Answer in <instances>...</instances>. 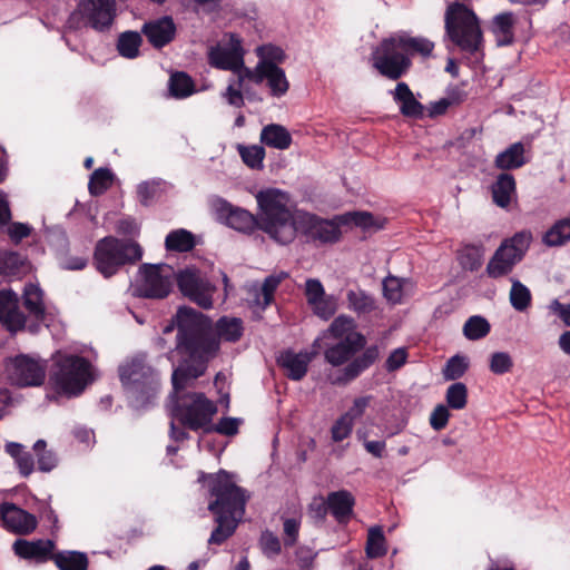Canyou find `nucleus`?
Listing matches in <instances>:
<instances>
[{"label": "nucleus", "instance_id": "obj_18", "mask_svg": "<svg viewBox=\"0 0 570 570\" xmlns=\"http://www.w3.org/2000/svg\"><path fill=\"white\" fill-rule=\"evenodd\" d=\"M250 80L256 85L266 82L273 97H283L289 89V81L283 68L272 63H257L253 69H245L240 75V82Z\"/></svg>", "mask_w": 570, "mask_h": 570}, {"label": "nucleus", "instance_id": "obj_47", "mask_svg": "<svg viewBox=\"0 0 570 570\" xmlns=\"http://www.w3.org/2000/svg\"><path fill=\"white\" fill-rule=\"evenodd\" d=\"M114 181V174L108 168L96 169L89 179L88 189L92 196H100L107 191Z\"/></svg>", "mask_w": 570, "mask_h": 570}, {"label": "nucleus", "instance_id": "obj_59", "mask_svg": "<svg viewBox=\"0 0 570 570\" xmlns=\"http://www.w3.org/2000/svg\"><path fill=\"white\" fill-rule=\"evenodd\" d=\"M259 546L265 556L268 558L276 557L281 553L282 546L279 539L271 531L266 530L262 533Z\"/></svg>", "mask_w": 570, "mask_h": 570}, {"label": "nucleus", "instance_id": "obj_10", "mask_svg": "<svg viewBox=\"0 0 570 570\" xmlns=\"http://www.w3.org/2000/svg\"><path fill=\"white\" fill-rule=\"evenodd\" d=\"M91 381V364L76 355L61 356L50 376L55 391L69 397L81 394Z\"/></svg>", "mask_w": 570, "mask_h": 570}, {"label": "nucleus", "instance_id": "obj_21", "mask_svg": "<svg viewBox=\"0 0 570 570\" xmlns=\"http://www.w3.org/2000/svg\"><path fill=\"white\" fill-rule=\"evenodd\" d=\"M314 356V352L301 351L296 353L293 350H286L281 353L277 362L288 379L301 381L306 375Z\"/></svg>", "mask_w": 570, "mask_h": 570}, {"label": "nucleus", "instance_id": "obj_27", "mask_svg": "<svg viewBox=\"0 0 570 570\" xmlns=\"http://www.w3.org/2000/svg\"><path fill=\"white\" fill-rule=\"evenodd\" d=\"M326 503L335 520L340 523H346L353 513L355 499L351 492L340 490L331 492L327 495Z\"/></svg>", "mask_w": 570, "mask_h": 570}, {"label": "nucleus", "instance_id": "obj_63", "mask_svg": "<svg viewBox=\"0 0 570 570\" xmlns=\"http://www.w3.org/2000/svg\"><path fill=\"white\" fill-rule=\"evenodd\" d=\"M373 401L372 395H363L355 397L353 401L352 406L348 409V411L345 413L350 416L353 421L360 419L365 413L366 409L370 406L371 402Z\"/></svg>", "mask_w": 570, "mask_h": 570}, {"label": "nucleus", "instance_id": "obj_39", "mask_svg": "<svg viewBox=\"0 0 570 570\" xmlns=\"http://www.w3.org/2000/svg\"><path fill=\"white\" fill-rule=\"evenodd\" d=\"M142 38L137 31H125L119 35L117 49L120 56L127 59H135L139 55Z\"/></svg>", "mask_w": 570, "mask_h": 570}, {"label": "nucleus", "instance_id": "obj_58", "mask_svg": "<svg viewBox=\"0 0 570 570\" xmlns=\"http://www.w3.org/2000/svg\"><path fill=\"white\" fill-rule=\"evenodd\" d=\"M354 421L345 413L341 415L331 429L332 439L335 442H341L350 436L353 431Z\"/></svg>", "mask_w": 570, "mask_h": 570}, {"label": "nucleus", "instance_id": "obj_29", "mask_svg": "<svg viewBox=\"0 0 570 570\" xmlns=\"http://www.w3.org/2000/svg\"><path fill=\"white\" fill-rule=\"evenodd\" d=\"M493 203L508 208L511 200L515 197V179L511 174H500L491 187Z\"/></svg>", "mask_w": 570, "mask_h": 570}, {"label": "nucleus", "instance_id": "obj_35", "mask_svg": "<svg viewBox=\"0 0 570 570\" xmlns=\"http://www.w3.org/2000/svg\"><path fill=\"white\" fill-rule=\"evenodd\" d=\"M514 17L510 12L500 13L493 19L492 31L499 46L512 43L514 33Z\"/></svg>", "mask_w": 570, "mask_h": 570}, {"label": "nucleus", "instance_id": "obj_57", "mask_svg": "<svg viewBox=\"0 0 570 570\" xmlns=\"http://www.w3.org/2000/svg\"><path fill=\"white\" fill-rule=\"evenodd\" d=\"M315 315L323 320H330L337 309L336 298L332 295H325L316 303L309 305Z\"/></svg>", "mask_w": 570, "mask_h": 570}, {"label": "nucleus", "instance_id": "obj_12", "mask_svg": "<svg viewBox=\"0 0 570 570\" xmlns=\"http://www.w3.org/2000/svg\"><path fill=\"white\" fill-rule=\"evenodd\" d=\"M116 17V0H80L66 21L69 29L86 26L104 31L110 28Z\"/></svg>", "mask_w": 570, "mask_h": 570}, {"label": "nucleus", "instance_id": "obj_24", "mask_svg": "<svg viewBox=\"0 0 570 570\" xmlns=\"http://www.w3.org/2000/svg\"><path fill=\"white\" fill-rule=\"evenodd\" d=\"M391 95L404 117L415 119L425 117V107L414 97L406 82H399Z\"/></svg>", "mask_w": 570, "mask_h": 570}, {"label": "nucleus", "instance_id": "obj_52", "mask_svg": "<svg viewBox=\"0 0 570 570\" xmlns=\"http://www.w3.org/2000/svg\"><path fill=\"white\" fill-rule=\"evenodd\" d=\"M448 405L453 410H462L468 403V389L465 384L456 382L451 384L445 394Z\"/></svg>", "mask_w": 570, "mask_h": 570}, {"label": "nucleus", "instance_id": "obj_37", "mask_svg": "<svg viewBox=\"0 0 570 570\" xmlns=\"http://www.w3.org/2000/svg\"><path fill=\"white\" fill-rule=\"evenodd\" d=\"M465 94L459 89H452L448 91L446 96L431 102L425 108V116L430 118H435L438 116L444 115L448 109L452 106L460 105L465 100Z\"/></svg>", "mask_w": 570, "mask_h": 570}, {"label": "nucleus", "instance_id": "obj_13", "mask_svg": "<svg viewBox=\"0 0 570 570\" xmlns=\"http://www.w3.org/2000/svg\"><path fill=\"white\" fill-rule=\"evenodd\" d=\"M373 67L384 77L397 80L405 75L411 67V59L396 41L394 35L383 39L372 52Z\"/></svg>", "mask_w": 570, "mask_h": 570}, {"label": "nucleus", "instance_id": "obj_4", "mask_svg": "<svg viewBox=\"0 0 570 570\" xmlns=\"http://www.w3.org/2000/svg\"><path fill=\"white\" fill-rule=\"evenodd\" d=\"M366 344L365 336L358 332H350L338 343L327 347L324 357L327 363L340 368L328 374L331 384L345 386L356 380L363 372L368 370L380 357L377 345L366 347L363 353L353 358V356L364 348Z\"/></svg>", "mask_w": 570, "mask_h": 570}, {"label": "nucleus", "instance_id": "obj_1", "mask_svg": "<svg viewBox=\"0 0 570 570\" xmlns=\"http://www.w3.org/2000/svg\"><path fill=\"white\" fill-rule=\"evenodd\" d=\"M177 327V342L175 351L180 356L179 365L171 375L176 389L184 386L190 379H198L206 370L209 360L218 352V341L209 328L208 320L191 307H179L173 323L164 328L170 333Z\"/></svg>", "mask_w": 570, "mask_h": 570}, {"label": "nucleus", "instance_id": "obj_64", "mask_svg": "<svg viewBox=\"0 0 570 570\" xmlns=\"http://www.w3.org/2000/svg\"><path fill=\"white\" fill-rule=\"evenodd\" d=\"M296 560L299 570H312L316 553L308 547H299L296 552Z\"/></svg>", "mask_w": 570, "mask_h": 570}, {"label": "nucleus", "instance_id": "obj_9", "mask_svg": "<svg viewBox=\"0 0 570 570\" xmlns=\"http://www.w3.org/2000/svg\"><path fill=\"white\" fill-rule=\"evenodd\" d=\"M141 256L142 249L139 244L132 240L107 236L97 243L94 263L99 273L105 277H110L121 266L136 263Z\"/></svg>", "mask_w": 570, "mask_h": 570}, {"label": "nucleus", "instance_id": "obj_28", "mask_svg": "<svg viewBox=\"0 0 570 570\" xmlns=\"http://www.w3.org/2000/svg\"><path fill=\"white\" fill-rule=\"evenodd\" d=\"M397 43L402 51L410 57L420 55L423 58H428L434 50V42L424 37H412L406 32L394 33Z\"/></svg>", "mask_w": 570, "mask_h": 570}, {"label": "nucleus", "instance_id": "obj_46", "mask_svg": "<svg viewBox=\"0 0 570 570\" xmlns=\"http://www.w3.org/2000/svg\"><path fill=\"white\" fill-rule=\"evenodd\" d=\"M570 240V218L557 222L543 236L547 246H560Z\"/></svg>", "mask_w": 570, "mask_h": 570}, {"label": "nucleus", "instance_id": "obj_42", "mask_svg": "<svg viewBox=\"0 0 570 570\" xmlns=\"http://www.w3.org/2000/svg\"><path fill=\"white\" fill-rule=\"evenodd\" d=\"M165 245L168 250L189 252L195 246L194 235L186 229L173 230L166 236Z\"/></svg>", "mask_w": 570, "mask_h": 570}, {"label": "nucleus", "instance_id": "obj_48", "mask_svg": "<svg viewBox=\"0 0 570 570\" xmlns=\"http://www.w3.org/2000/svg\"><path fill=\"white\" fill-rule=\"evenodd\" d=\"M510 303L518 312H524L531 305L532 296L530 289L518 279H511Z\"/></svg>", "mask_w": 570, "mask_h": 570}, {"label": "nucleus", "instance_id": "obj_50", "mask_svg": "<svg viewBox=\"0 0 570 570\" xmlns=\"http://www.w3.org/2000/svg\"><path fill=\"white\" fill-rule=\"evenodd\" d=\"M242 160L252 169H262L265 158V149L259 145L237 147Z\"/></svg>", "mask_w": 570, "mask_h": 570}, {"label": "nucleus", "instance_id": "obj_40", "mask_svg": "<svg viewBox=\"0 0 570 570\" xmlns=\"http://www.w3.org/2000/svg\"><path fill=\"white\" fill-rule=\"evenodd\" d=\"M406 286H412V283L405 278L389 275L383 279V296L392 304L402 302Z\"/></svg>", "mask_w": 570, "mask_h": 570}, {"label": "nucleus", "instance_id": "obj_38", "mask_svg": "<svg viewBox=\"0 0 570 570\" xmlns=\"http://www.w3.org/2000/svg\"><path fill=\"white\" fill-rule=\"evenodd\" d=\"M52 560L59 570H87L88 558L86 553L78 551H61L52 556Z\"/></svg>", "mask_w": 570, "mask_h": 570}, {"label": "nucleus", "instance_id": "obj_11", "mask_svg": "<svg viewBox=\"0 0 570 570\" xmlns=\"http://www.w3.org/2000/svg\"><path fill=\"white\" fill-rule=\"evenodd\" d=\"M532 240L528 230L515 233L504 239L490 258L485 272L491 278H500L510 274L514 266L522 261Z\"/></svg>", "mask_w": 570, "mask_h": 570}, {"label": "nucleus", "instance_id": "obj_23", "mask_svg": "<svg viewBox=\"0 0 570 570\" xmlns=\"http://www.w3.org/2000/svg\"><path fill=\"white\" fill-rule=\"evenodd\" d=\"M55 543L51 540L27 541L18 539L13 543V551L17 556L36 562H45L52 559Z\"/></svg>", "mask_w": 570, "mask_h": 570}, {"label": "nucleus", "instance_id": "obj_26", "mask_svg": "<svg viewBox=\"0 0 570 570\" xmlns=\"http://www.w3.org/2000/svg\"><path fill=\"white\" fill-rule=\"evenodd\" d=\"M171 189L170 183L161 178H153L137 186V197L141 205L150 206L166 197Z\"/></svg>", "mask_w": 570, "mask_h": 570}, {"label": "nucleus", "instance_id": "obj_34", "mask_svg": "<svg viewBox=\"0 0 570 570\" xmlns=\"http://www.w3.org/2000/svg\"><path fill=\"white\" fill-rule=\"evenodd\" d=\"M23 305L36 320L45 322L43 293L36 284H28L23 289Z\"/></svg>", "mask_w": 570, "mask_h": 570}, {"label": "nucleus", "instance_id": "obj_17", "mask_svg": "<svg viewBox=\"0 0 570 570\" xmlns=\"http://www.w3.org/2000/svg\"><path fill=\"white\" fill-rule=\"evenodd\" d=\"M142 279L137 286L139 296L148 298H164L171 289L174 269L168 265H144L140 268Z\"/></svg>", "mask_w": 570, "mask_h": 570}, {"label": "nucleus", "instance_id": "obj_25", "mask_svg": "<svg viewBox=\"0 0 570 570\" xmlns=\"http://www.w3.org/2000/svg\"><path fill=\"white\" fill-rule=\"evenodd\" d=\"M347 307L358 316H381L376 298L362 288L350 289L346 293Z\"/></svg>", "mask_w": 570, "mask_h": 570}, {"label": "nucleus", "instance_id": "obj_36", "mask_svg": "<svg viewBox=\"0 0 570 570\" xmlns=\"http://www.w3.org/2000/svg\"><path fill=\"white\" fill-rule=\"evenodd\" d=\"M365 553L368 559L382 558L387 553L386 539L382 527L374 525L368 529Z\"/></svg>", "mask_w": 570, "mask_h": 570}, {"label": "nucleus", "instance_id": "obj_6", "mask_svg": "<svg viewBox=\"0 0 570 570\" xmlns=\"http://www.w3.org/2000/svg\"><path fill=\"white\" fill-rule=\"evenodd\" d=\"M277 193H284V190L278 188H266L256 194V202L258 205V213L256 216L246 209L233 206L220 197L214 198L210 203V207L217 219L230 228L245 234H252L256 229H259L271 238V234L265 227L267 224L266 210L268 208L265 206H271L273 204L272 199Z\"/></svg>", "mask_w": 570, "mask_h": 570}, {"label": "nucleus", "instance_id": "obj_32", "mask_svg": "<svg viewBox=\"0 0 570 570\" xmlns=\"http://www.w3.org/2000/svg\"><path fill=\"white\" fill-rule=\"evenodd\" d=\"M527 163L524 146L522 142H514L505 150L497 155L494 165L499 169L510 170L522 167Z\"/></svg>", "mask_w": 570, "mask_h": 570}, {"label": "nucleus", "instance_id": "obj_49", "mask_svg": "<svg viewBox=\"0 0 570 570\" xmlns=\"http://www.w3.org/2000/svg\"><path fill=\"white\" fill-rule=\"evenodd\" d=\"M32 450L37 456L39 471L50 472L57 466L58 458L53 451L47 449L45 440H38L33 444Z\"/></svg>", "mask_w": 570, "mask_h": 570}, {"label": "nucleus", "instance_id": "obj_55", "mask_svg": "<svg viewBox=\"0 0 570 570\" xmlns=\"http://www.w3.org/2000/svg\"><path fill=\"white\" fill-rule=\"evenodd\" d=\"M338 220L342 223V226L353 224L364 229H368L374 226L373 215L366 212H353L338 215Z\"/></svg>", "mask_w": 570, "mask_h": 570}, {"label": "nucleus", "instance_id": "obj_33", "mask_svg": "<svg viewBox=\"0 0 570 570\" xmlns=\"http://www.w3.org/2000/svg\"><path fill=\"white\" fill-rule=\"evenodd\" d=\"M216 334L214 336L218 342L219 340L226 342H237L243 335L244 326L243 321L238 317L223 316L215 324Z\"/></svg>", "mask_w": 570, "mask_h": 570}, {"label": "nucleus", "instance_id": "obj_22", "mask_svg": "<svg viewBox=\"0 0 570 570\" xmlns=\"http://www.w3.org/2000/svg\"><path fill=\"white\" fill-rule=\"evenodd\" d=\"M141 31L153 47L163 48L175 38L176 26L170 17H161L146 22Z\"/></svg>", "mask_w": 570, "mask_h": 570}, {"label": "nucleus", "instance_id": "obj_43", "mask_svg": "<svg viewBox=\"0 0 570 570\" xmlns=\"http://www.w3.org/2000/svg\"><path fill=\"white\" fill-rule=\"evenodd\" d=\"M168 88L175 98H187L195 92L193 79L185 72H175L169 78Z\"/></svg>", "mask_w": 570, "mask_h": 570}, {"label": "nucleus", "instance_id": "obj_7", "mask_svg": "<svg viewBox=\"0 0 570 570\" xmlns=\"http://www.w3.org/2000/svg\"><path fill=\"white\" fill-rule=\"evenodd\" d=\"M445 36L463 52L476 55L483 50V32L472 9L460 2L448 6L444 14Z\"/></svg>", "mask_w": 570, "mask_h": 570}, {"label": "nucleus", "instance_id": "obj_14", "mask_svg": "<svg viewBox=\"0 0 570 570\" xmlns=\"http://www.w3.org/2000/svg\"><path fill=\"white\" fill-rule=\"evenodd\" d=\"M6 372L8 380L13 385L40 386L46 379L47 363L37 356L19 354L7 361Z\"/></svg>", "mask_w": 570, "mask_h": 570}, {"label": "nucleus", "instance_id": "obj_31", "mask_svg": "<svg viewBox=\"0 0 570 570\" xmlns=\"http://www.w3.org/2000/svg\"><path fill=\"white\" fill-rule=\"evenodd\" d=\"M259 139L262 144L279 150L289 148L293 141L291 132L278 124H269L263 127Z\"/></svg>", "mask_w": 570, "mask_h": 570}, {"label": "nucleus", "instance_id": "obj_61", "mask_svg": "<svg viewBox=\"0 0 570 570\" xmlns=\"http://www.w3.org/2000/svg\"><path fill=\"white\" fill-rule=\"evenodd\" d=\"M450 417L448 407L443 404H439L434 407L430 416V424L435 431L443 430Z\"/></svg>", "mask_w": 570, "mask_h": 570}, {"label": "nucleus", "instance_id": "obj_45", "mask_svg": "<svg viewBox=\"0 0 570 570\" xmlns=\"http://www.w3.org/2000/svg\"><path fill=\"white\" fill-rule=\"evenodd\" d=\"M484 249L481 245H466L459 253L460 265L468 271H476L481 267Z\"/></svg>", "mask_w": 570, "mask_h": 570}, {"label": "nucleus", "instance_id": "obj_53", "mask_svg": "<svg viewBox=\"0 0 570 570\" xmlns=\"http://www.w3.org/2000/svg\"><path fill=\"white\" fill-rule=\"evenodd\" d=\"M242 423L243 420L238 417H222L216 424H213L212 421L205 433L216 432L222 435L234 436L238 433Z\"/></svg>", "mask_w": 570, "mask_h": 570}, {"label": "nucleus", "instance_id": "obj_5", "mask_svg": "<svg viewBox=\"0 0 570 570\" xmlns=\"http://www.w3.org/2000/svg\"><path fill=\"white\" fill-rule=\"evenodd\" d=\"M118 373L132 407L140 410L153 403L159 390V379L145 354L126 358L119 365Z\"/></svg>", "mask_w": 570, "mask_h": 570}, {"label": "nucleus", "instance_id": "obj_19", "mask_svg": "<svg viewBox=\"0 0 570 570\" xmlns=\"http://www.w3.org/2000/svg\"><path fill=\"white\" fill-rule=\"evenodd\" d=\"M0 515L7 530L21 535L33 532L38 524L36 515L11 502H3L0 505Z\"/></svg>", "mask_w": 570, "mask_h": 570}, {"label": "nucleus", "instance_id": "obj_41", "mask_svg": "<svg viewBox=\"0 0 570 570\" xmlns=\"http://www.w3.org/2000/svg\"><path fill=\"white\" fill-rule=\"evenodd\" d=\"M286 277L287 274L284 272L266 277L259 289V293L256 294L254 303L263 309L266 308L272 303L276 288Z\"/></svg>", "mask_w": 570, "mask_h": 570}, {"label": "nucleus", "instance_id": "obj_54", "mask_svg": "<svg viewBox=\"0 0 570 570\" xmlns=\"http://www.w3.org/2000/svg\"><path fill=\"white\" fill-rule=\"evenodd\" d=\"M490 371L497 375L509 373L513 367V360L508 352H494L489 361Z\"/></svg>", "mask_w": 570, "mask_h": 570}, {"label": "nucleus", "instance_id": "obj_60", "mask_svg": "<svg viewBox=\"0 0 570 570\" xmlns=\"http://www.w3.org/2000/svg\"><path fill=\"white\" fill-rule=\"evenodd\" d=\"M409 354L405 347H397L393 350L386 361L385 368L387 372H395L401 368L407 361Z\"/></svg>", "mask_w": 570, "mask_h": 570}, {"label": "nucleus", "instance_id": "obj_2", "mask_svg": "<svg viewBox=\"0 0 570 570\" xmlns=\"http://www.w3.org/2000/svg\"><path fill=\"white\" fill-rule=\"evenodd\" d=\"M272 200L273 204L267 206L265 227L276 244H292L298 234L308 243L333 244L340 239L342 223L338 216L326 219L305 210L293 209L286 191L275 194Z\"/></svg>", "mask_w": 570, "mask_h": 570}, {"label": "nucleus", "instance_id": "obj_8", "mask_svg": "<svg viewBox=\"0 0 570 570\" xmlns=\"http://www.w3.org/2000/svg\"><path fill=\"white\" fill-rule=\"evenodd\" d=\"M194 380H188L184 386L178 389L174 386L175 394L171 396L170 415L173 420L178 421L189 430L206 432L217 412V406L204 393L180 392Z\"/></svg>", "mask_w": 570, "mask_h": 570}, {"label": "nucleus", "instance_id": "obj_20", "mask_svg": "<svg viewBox=\"0 0 570 570\" xmlns=\"http://www.w3.org/2000/svg\"><path fill=\"white\" fill-rule=\"evenodd\" d=\"M0 322L12 333L24 327L26 317L19 309L18 295L11 289L0 291Z\"/></svg>", "mask_w": 570, "mask_h": 570}, {"label": "nucleus", "instance_id": "obj_3", "mask_svg": "<svg viewBox=\"0 0 570 570\" xmlns=\"http://www.w3.org/2000/svg\"><path fill=\"white\" fill-rule=\"evenodd\" d=\"M208 481L209 493L214 498L208 504V510L215 514L216 528L213 530L208 543L222 544L232 537L239 521L245 514L246 502L249 494L238 487L233 475L220 470L216 474H204L202 480Z\"/></svg>", "mask_w": 570, "mask_h": 570}, {"label": "nucleus", "instance_id": "obj_62", "mask_svg": "<svg viewBox=\"0 0 570 570\" xmlns=\"http://www.w3.org/2000/svg\"><path fill=\"white\" fill-rule=\"evenodd\" d=\"M305 296L308 305L324 297L325 291L322 283L316 278H308L305 283Z\"/></svg>", "mask_w": 570, "mask_h": 570}, {"label": "nucleus", "instance_id": "obj_16", "mask_svg": "<svg viewBox=\"0 0 570 570\" xmlns=\"http://www.w3.org/2000/svg\"><path fill=\"white\" fill-rule=\"evenodd\" d=\"M208 63L220 70H229L237 75L240 79L243 70L248 69L244 66V50L242 40L234 33H228L225 39L212 46L207 52ZM243 82L239 81V86Z\"/></svg>", "mask_w": 570, "mask_h": 570}, {"label": "nucleus", "instance_id": "obj_51", "mask_svg": "<svg viewBox=\"0 0 570 570\" xmlns=\"http://www.w3.org/2000/svg\"><path fill=\"white\" fill-rule=\"evenodd\" d=\"M468 367V358L456 354L446 361L442 370V375L445 381H455L465 374Z\"/></svg>", "mask_w": 570, "mask_h": 570}, {"label": "nucleus", "instance_id": "obj_44", "mask_svg": "<svg viewBox=\"0 0 570 570\" xmlns=\"http://www.w3.org/2000/svg\"><path fill=\"white\" fill-rule=\"evenodd\" d=\"M491 330L487 318L480 315L469 317L463 325V335L469 341H478L485 337Z\"/></svg>", "mask_w": 570, "mask_h": 570}, {"label": "nucleus", "instance_id": "obj_15", "mask_svg": "<svg viewBox=\"0 0 570 570\" xmlns=\"http://www.w3.org/2000/svg\"><path fill=\"white\" fill-rule=\"evenodd\" d=\"M176 282L184 296L204 309L213 307L216 286L205 273L195 267H187L176 275Z\"/></svg>", "mask_w": 570, "mask_h": 570}, {"label": "nucleus", "instance_id": "obj_56", "mask_svg": "<svg viewBox=\"0 0 570 570\" xmlns=\"http://www.w3.org/2000/svg\"><path fill=\"white\" fill-rule=\"evenodd\" d=\"M256 53L259 58L257 63L277 65L285 59L283 49L273 45L257 47Z\"/></svg>", "mask_w": 570, "mask_h": 570}, {"label": "nucleus", "instance_id": "obj_30", "mask_svg": "<svg viewBox=\"0 0 570 570\" xmlns=\"http://www.w3.org/2000/svg\"><path fill=\"white\" fill-rule=\"evenodd\" d=\"M4 451L9 454L16 464V468L21 476L28 478L35 471V459L27 448L17 442H7Z\"/></svg>", "mask_w": 570, "mask_h": 570}]
</instances>
